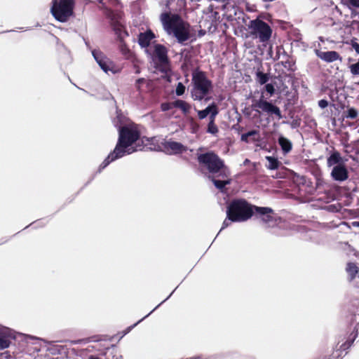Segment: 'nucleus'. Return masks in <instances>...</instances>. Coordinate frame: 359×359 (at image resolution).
I'll return each instance as SVG.
<instances>
[{
	"instance_id": "1",
	"label": "nucleus",
	"mask_w": 359,
	"mask_h": 359,
	"mask_svg": "<svg viewBox=\"0 0 359 359\" xmlns=\"http://www.w3.org/2000/svg\"><path fill=\"white\" fill-rule=\"evenodd\" d=\"M197 161L201 171L203 167L206 168L210 174L209 179L219 190L224 191L225 187L231 184L229 169L224 164V161L214 151L198 154Z\"/></svg>"
},
{
	"instance_id": "2",
	"label": "nucleus",
	"mask_w": 359,
	"mask_h": 359,
	"mask_svg": "<svg viewBox=\"0 0 359 359\" xmlns=\"http://www.w3.org/2000/svg\"><path fill=\"white\" fill-rule=\"evenodd\" d=\"M140 131L136 124H128L118 129V139L114 149L99 166V171L104 169L111 162L121 158L126 153V149L140 138Z\"/></svg>"
},
{
	"instance_id": "3",
	"label": "nucleus",
	"mask_w": 359,
	"mask_h": 359,
	"mask_svg": "<svg viewBox=\"0 0 359 359\" xmlns=\"http://www.w3.org/2000/svg\"><path fill=\"white\" fill-rule=\"evenodd\" d=\"M160 20L164 30L167 34L173 35L179 43L184 44L189 39L190 25L179 14L164 12L161 14Z\"/></svg>"
},
{
	"instance_id": "4",
	"label": "nucleus",
	"mask_w": 359,
	"mask_h": 359,
	"mask_svg": "<svg viewBox=\"0 0 359 359\" xmlns=\"http://www.w3.org/2000/svg\"><path fill=\"white\" fill-rule=\"evenodd\" d=\"M254 208L244 198L233 199L227 206V218L233 222H245L253 216Z\"/></svg>"
},
{
	"instance_id": "5",
	"label": "nucleus",
	"mask_w": 359,
	"mask_h": 359,
	"mask_svg": "<svg viewBox=\"0 0 359 359\" xmlns=\"http://www.w3.org/2000/svg\"><path fill=\"white\" fill-rule=\"evenodd\" d=\"M212 82L206 75V72L196 69L192 72L191 97L194 100H202L212 89Z\"/></svg>"
},
{
	"instance_id": "6",
	"label": "nucleus",
	"mask_w": 359,
	"mask_h": 359,
	"mask_svg": "<svg viewBox=\"0 0 359 359\" xmlns=\"http://www.w3.org/2000/svg\"><path fill=\"white\" fill-rule=\"evenodd\" d=\"M50 13L54 18L66 22L74 14L75 0H52Z\"/></svg>"
},
{
	"instance_id": "7",
	"label": "nucleus",
	"mask_w": 359,
	"mask_h": 359,
	"mask_svg": "<svg viewBox=\"0 0 359 359\" xmlns=\"http://www.w3.org/2000/svg\"><path fill=\"white\" fill-rule=\"evenodd\" d=\"M248 29L250 36L254 39H258L261 43L269 41L271 37V27L266 22L259 18L250 20Z\"/></svg>"
},
{
	"instance_id": "8",
	"label": "nucleus",
	"mask_w": 359,
	"mask_h": 359,
	"mask_svg": "<svg viewBox=\"0 0 359 359\" xmlns=\"http://www.w3.org/2000/svg\"><path fill=\"white\" fill-rule=\"evenodd\" d=\"M252 108L259 114H266L271 117L275 116L278 120L283 118L280 108L267 101L263 95L258 100L253 101Z\"/></svg>"
},
{
	"instance_id": "9",
	"label": "nucleus",
	"mask_w": 359,
	"mask_h": 359,
	"mask_svg": "<svg viewBox=\"0 0 359 359\" xmlns=\"http://www.w3.org/2000/svg\"><path fill=\"white\" fill-rule=\"evenodd\" d=\"M92 54L100 68L105 73L108 74L111 72L112 74H116L121 71L120 68L102 51L94 50Z\"/></svg>"
},
{
	"instance_id": "10",
	"label": "nucleus",
	"mask_w": 359,
	"mask_h": 359,
	"mask_svg": "<svg viewBox=\"0 0 359 359\" xmlns=\"http://www.w3.org/2000/svg\"><path fill=\"white\" fill-rule=\"evenodd\" d=\"M108 17L110 19V25L115 34L117 36L118 41L124 39L125 37L128 36V32L126 29L124 25L118 20V13H116L113 11H110Z\"/></svg>"
},
{
	"instance_id": "11",
	"label": "nucleus",
	"mask_w": 359,
	"mask_h": 359,
	"mask_svg": "<svg viewBox=\"0 0 359 359\" xmlns=\"http://www.w3.org/2000/svg\"><path fill=\"white\" fill-rule=\"evenodd\" d=\"M254 215L256 218L259 219L262 223L269 225L271 223H275L276 219H274L272 214L273 210L269 207H259L255 205L254 208Z\"/></svg>"
},
{
	"instance_id": "12",
	"label": "nucleus",
	"mask_w": 359,
	"mask_h": 359,
	"mask_svg": "<svg viewBox=\"0 0 359 359\" xmlns=\"http://www.w3.org/2000/svg\"><path fill=\"white\" fill-rule=\"evenodd\" d=\"M154 55L158 60L161 66H167L169 65V58L168 56V50L162 44H156L154 46Z\"/></svg>"
},
{
	"instance_id": "13",
	"label": "nucleus",
	"mask_w": 359,
	"mask_h": 359,
	"mask_svg": "<svg viewBox=\"0 0 359 359\" xmlns=\"http://www.w3.org/2000/svg\"><path fill=\"white\" fill-rule=\"evenodd\" d=\"M135 88L139 94L151 92L154 88V81L151 79L140 78L135 83Z\"/></svg>"
},
{
	"instance_id": "14",
	"label": "nucleus",
	"mask_w": 359,
	"mask_h": 359,
	"mask_svg": "<svg viewBox=\"0 0 359 359\" xmlns=\"http://www.w3.org/2000/svg\"><path fill=\"white\" fill-rule=\"evenodd\" d=\"M331 177L335 181L344 182L348 178V171L344 164H339L333 167Z\"/></svg>"
},
{
	"instance_id": "15",
	"label": "nucleus",
	"mask_w": 359,
	"mask_h": 359,
	"mask_svg": "<svg viewBox=\"0 0 359 359\" xmlns=\"http://www.w3.org/2000/svg\"><path fill=\"white\" fill-rule=\"evenodd\" d=\"M315 53L318 57L326 62H332L340 59L339 54L334 50L322 51L320 50H315Z\"/></svg>"
},
{
	"instance_id": "16",
	"label": "nucleus",
	"mask_w": 359,
	"mask_h": 359,
	"mask_svg": "<svg viewBox=\"0 0 359 359\" xmlns=\"http://www.w3.org/2000/svg\"><path fill=\"white\" fill-rule=\"evenodd\" d=\"M15 337L8 329H0V350L5 349L11 345Z\"/></svg>"
},
{
	"instance_id": "17",
	"label": "nucleus",
	"mask_w": 359,
	"mask_h": 359,
	"mask_svg": "<svg viewBox=\"0 0 359 359\" xmlns=\"http://www.w3.org/2000/svg\"><path fill=\"white\" fill-rule=\"evenodd\" d=\"M163 147L167 151H171L173 154H182L187 151V147L180 142L174 141H165Z\"/></svg>"
},
{
	"instance_id": "18",
	"label": "nucleus",
	"mask_w": 359,
	"mask_h": 359,
	"mask_svg": "<svg viewBox=\"0 0 359 359\" xmlns=\"http://www.w3.org/2000/svg\"><path fill=\"white\" fill-rule=\"evenodd\" d=\"M155 38V34L151 29L142 32L138 36V43L142 48H147L152 39Z\"/></svg>"
},
{
	"instance_id": "19",
	"label": "nucleus",
	"mask_w": 359,
	"mask_h": 359,
	"mask_svg": "<svg viewBox=\"0 0 359 359\" xmlns=\"http://www.w3.org/2000/svg\"><path fill=\"white\" fill-rule=\"evenodd\" d=\"M214 111H216V114H219V109L217 105L215 102H212L211 104L208 106L205 109L198 111V118L201 120L204 119L205 118L207 117L208 114H212V112Z\"/></svg>"
},
{
	"instance_id": "20",
	"label": "nucleus",
	"mask_w": 359,
	"mask_h": 359,
	"mask_svg": "<svg viewBox=\"0 0 359 359\" xmlns=\"http://www.w3.org/2000/svg\"><path fill=\"white\" fill-rule=\"evenodd\" d=\"M346 271L348 273L350 281L353 280L359 273V267L354 262H348L346 266Z\"/></svg>"
},
{
	"instance_id": "21",
	"label": "nucleus",
	"mask_w": 359,
	"mask_h": 359,
	"mask_svg": "<svg viewBox=\"0 0 359 359\" xmlns=\"http://www.w3.org/2000/svg\"><path fill=\"white\" fill-rule=\"evenodd\" d=\"M278 144L284 154H288L292 149V144L287 138L280 136L278 138Z\"/></svg>"
},
{
	"instance_id": "22",
	"label": "nucleus",
	"mask_w": 359,
	"mask_h": 359,
	"mask_svg": "<svg viewBox=\"0 0 359 359\" xmlns=\"http://www.w3.org/2000/svg\"><path fill=\"white\" fill-rule=\"evenodd\" d=\"M174 108L180 109L184 115H187L190 112L191 106L184 100H176L174 101Z\"/></svg>"
},
{
	"instance_id": "23",
	"label": "nucleus",
	"mask_w": 359,
	"mask_h": 359,
	"mask_svg": "<svg viewBox=\"0 0 359 359\" xmlns=\"http://www.w3.org/2000/svg\"><path fill=\"white\" fill-rule=\"evenodd\" d=\"M217 115L216 111H214L212 112V114L209 116V123L208 124L207 132L213 135L217 134L219 131L218 128L215 123Z\"/></svg>"
},
{
	"instance_id": "24",
	"label": "nucleus",
	"mask_w": 359,
	"mask_h": 359,
	"mask_svg": "<svg viewBox=\"0 0 359 359\" xmlns=\"http://www.w3.org/2000/svg\"><path fill=\"white\" fill-rule=\"evenodd\" d=\"M341 161V157L339 151H334L328 158L327 160V164L328 166H332L337 164H340V162Z\"/></svg>"
},
{
	"instance_id": "25",
	"label": "nucleus",
	"mask_w": 359,
	"mask_h": 359,
	"mask_svg": "<svg viewBox=\"0 0 359 359\" xmlns=\"http://www.w3.org/2000/svg\"><path fill=\"white\" fill-rule=\"evenodd\" d=\"M266 159L269 162L267 168L269 170H277L281 164V163L273 156H266Z\"/></svg>"
},
{
	"instance_id": "26",
	"label": "nucleus",
	"mask_w": 359,
	"mask_h": 359,
	"mask_svg": "<svg viewBox=\"0 0 359 359\" xmlns=\"http://www.w3.org/2000/svg\"><path fill=\"white\" fill-rule=\"evenodd\" d=\"M256 80L261 85L265 84L269 80V74H265L258 69L256 72Z\"/></svg>"
},
{
	"instance_id": "27",
	"label": "nucleus",
	"mask_w": 359,
	"mask_h": 359,
	"mask_svg": "<svg viewBox=\"0 0 359 359\" xmlns=\"http://www.w3.org/2000/svg\"><path fill=\"white\" fill-rule=\"evenodd\" d=\"M118 41L120 43L119 50H120L121 53L125 56H128L130 53V50L128 45L125 42L124 39L120 40Z\"/></svg>"
},
{
	"instance_id": "28",
	"label": "nucleus",
	"mask_w": 359,
	"mask_h": 359,
	"mask_svg": "<svg viewBox=\"0 0 359 359\" xmlns=\"http://www.w3.org/2000/svg\"><path fill=\"white\" fill-rule=\"evenodd\" d=\"M344 116L347 118L354 119L358 116V111L356 109L353 107H349L344 112Z\"/></svg>"
},
{
	"instance_id": "29",
	"label": "nucleus",
	"mask_w": 359,
	"mask_h": 359,
	"mask_svg": "<svg viewBox=\"0 0 359 359\" xmlns=\"http://www.w3.org/2000/svg\"><path fill=\"white\" fill-rule=\"evenodd\" d=\"M248 133H255L254 134L250 135L251 142H257L261 140V135L259 130H252Z\"/></svg>"
},
{
	"instance_id": "30",
	"label": "nucleus",
	"mask_w": 359,
	"mask_h": 359,
	"mask_svg": "<svg viewBox=\"0 0 359 359\" xmlns=\"http://www.w3.org/2000/svg\"><path fill=\"white\" fill-rule=\"evenodd\" d=\"M349 68L353 75H359V59L356 63L351 65Z\"/></svg>"
},
{
	"instance_id": "31",
	"label": "nucleus",
	"mask_w": 359,
	"mask_h": 359,
	"mask_svg": "<svg viewBox=\"0 0 359 359\" xmlns=\"http://www.w3.org/2000/svg\"><path fill=\"white\" fill-rule=\"evenodd\" d=\"M185 89L186 88L182 83H178L175 90L176 95L178 96L182 95L185 92Z\"/></svg>"
},
{
	"instance_id": "32",
	"label": "nucleus",
	"mask_w": 359,
	"mask_h": 359,
	"mask_svg": "<svg viewBox=\"0 0 359 359\" xmlns=\"http://www.w3.org/2000/svg\"><path fill=\"white\" fill-rule=\"evenodd\" d=\"M174 108V101L172 102H163L161 104V109L163 111H168Z\"/></svg>"
},
{
	"instance_id": "33",
	"label": "nucleus",
	"mask_w": 359,
	"mask_h": 359,
	"mask_svg": "<svg viewBox=\"0 0 359 359\" xmlns=\"http://www.w3.org/2000/svg\"><path fill=\"white\" fill-rule=\"evenodd\" d=\"M282 65L285 68H287L288 70L294 71L292 67L294 66V62H292L290 59L282 62Z\"/></svg>"
},
{
	"instance_id": "34",
	"label": "nucleus",
	"mask_w": 359,
	"mask_h": 359,
	"mask_svg": "<svg viewBox=\"0 0 359 359\" xmlns=\"http://www.w3.org/2000/svg\"><path fill=\"white\" fill-rule=\"evenodd\" d=\"M265 90L270 94V95H272L275 93V88L273 84L271 83H266L265 85Z\"/></svg>"
},
{
	"instance_id": "35",
	"label": "nucleus",
	"mask_w": 359,
	"mask_h": 359,
	"mask_svg": "<svg viewBox=\"0 0 359 359\" xmlns=\"http://www.w3.org/2000/svg\"><path fill=\"white\" fill-rule=\"evenodd\" d=\"M255 133H246L241 135V140L243 142H245L246 143L251 142L250 139V135L252 134H254Z\"/></svg>"
},
{
	"instance_id": "36",
	"label": "nucleus",
	"mask_w": 359,
	"mask_h": 359,
	"mask_svg": "<svg viewBox=\"0 0 359 359\" xmlns=\"http://www.w3.org/2000/svg\"><path fill=\"white\" fill-rule=\"evenodd\" d=\"M106 350H108V348H106L104 350H102L100 351V353H99L98 355H91L88 356L87 359H102V357H100V355L102 356V355H105Z\"/></svg>"
},
{
	"instance_id": "37",
	"label": "nucleus",
	"mask_w": 359,
	"mask_h": 359,
	"mask_svg": "<svg viewBox=\"0 0 359 359\" xmlns=\"http://www.w3.org/2000/svg\"><path fill=\"white\" fill-rule=\"evenodd\" d=\"M190 62V58L186 56L184 60V62L181 66V69L183 72H186L188 70V64Z\"/></svg>"
},
{
	"instance_id": "38",
	"label": "nucleus",
	"mask_w": 359,
	"mask_h": 359,
	"mask_svg": "<svg viewBox=\"0 0 359 359\" xmlns=\"http://www.w3.org/2000/svg\"><path fill=\"white\" fill-rule=\"evenodd\" d=\"M144 318L142 319V320H143ZM141 321L139 320L138 322H137L136 323L133 324V325L131 326H129L125 330L123 331V334H122V337L126 335V334H128V332H130L131 331V330L135 327Z\"/></svg>"
},
{
	"instance_id": "39",
	"label": "nucleus",
	"mask_w": 359,
	"mask_h": 359,
	"mask_svg": "<svg viewBox=\"0 0 359 359\" xmlns=\"http://www.w3.org/2000/svg\"><path fill=\"white\" fill-rule=\"evenodd\" d=\"M318 104L321 109H325L328 106V101L323 99L319 100Z\"/></svg>"
},
{
	"instance_id": "40",
	"label": "nucleus",
	"mask_w": 359,
	"mask_h": 359,
	"mask_svg": "<svg viewBox=\"0 0 359 359\" xmlns=\"http://www.w3.org/2000/svg\"><path fill=\"white\" fill-rule=\"evenodd\" d=\"M11 355L8 353V351H5L4 353H0V359H11Z\"/></svg>"
},
{
	"instance_id": "41",
	"label": "nucleus",
	"mask_w": 359,
	"mask_h": 359,
	"mask_svg": "<svg viewBox=\"0 0 359 359\" xmlns=\"http://www.w3.org/2000/svg\"><path fill=\"white\" fill-rule=\"evenodd\" d=\"M348 4L353 7L359 8V0H348Z\"/></svg>"
},
{
	"instance_id": "42",
	"label": "nucleus",
	"mask_w": 359,
	"mask_h": 359,
	"mask_svg": "<svg viewBox=\"0 0 359 359\" xmlns=\"http://www.w3.org/2000/svg\"><path fill=\"white\" fill-rule=\"evenodd\" d=\"M351 46L353 48H354L355 52L359 54V43L354 41H351Z\"/></svg>"
},
{
	"instance_id": "43",
	"label": "nucleus",
	"mask_w": 359,
	"mask_h": 359,
	"mask_svg": "<svg viewBox=\"0 0 359 359\" xmlns=\"http://www.w3.org/2000/svg\"><path fill=\"white\" fill-rule=\"evenodd\" d=\"M229 221H230V220H229V219H228V218H226V219L224 221V222H223V224H222V229H225L226 227H227V226H229Z\"/></svg>"
},
{
	"instance_id": "44",
	"label": "nucleus",
	"mask_w": 359,
	"mask_h": 359,
	"mask_svg": "<svg viewBox=\"0 0 359 359\" xmlns=\"http://www.w3.org/2000/svg\"><path fill=\"white\" fill-rule=\"evenodd\" d=\"M353 225H354L355 226H359V222H353Z\"/></svg>"
},
{
	"instance_id": "45",
	"label": "nucleus",
	"mask_w": 359,
	"mask_h": 359,
	"mask_svg": "<svg viewBox=\"0 0 359 359\" xmlns=\"http://www.w3.org/2000/svg\"><path fill=\"white\" fill-rule=\"evenodd\" d=\"M100 344H96V346H93V348H96L98 349L97 346H99Z\"/></svg>"
}]
</instances>
